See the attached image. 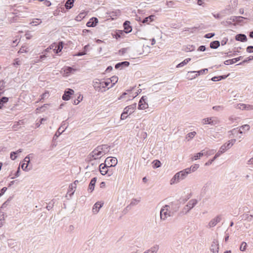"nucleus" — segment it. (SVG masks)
Here are the masks:
<instances>
[{"instance_id": "nucleus-1", "label": "nucleus", "mask_w": 253, "mask_h": 253, "mask_svg": "<svg viewBox=\"0 0 253 253\" xmlns=\"http://www.w3.org/2000/svg\"><path fill=\"white\" fill-rule=\"evenodd\" d=\"M191 172V168H186L175 174L170 181V184H173L179 182L185 179L187 175Z\"/></svg>"}, {"instance_id": "nucleus-2", "label": "nucleus", "mask_w": 253, "mask_h": 253, "mask_svg": "<svg viewBox=\"0 0 253 253\" xmlns=\"http://www.w3.org/2000/svg\"><path fill=\"white\" fill-rule=\"evenodd\" d=\"M136 107V103H134L130 105L127 106L126 107H125L121 116V120H125L127 117L128 114L130 115L134 112Z\"/></svg>"}, {"instance_id": "nucleus-3", "label": "nucleus", "mask_w": 253, "mask_h": 253, "mask_svg": "<svg viewBox=\"0 0 253 253\" xmlns=\"http://www.w3.org/2000/svg\"><path fill=\"white\" fill-rule=\"evenodd\" d=\"M169 205H165L163 207L160 211L161 220H165L168 216L172 215L171 212L169 210Z\"/></svg>"}, {"instance_id": "nucleus-4", "label": "nucleus", "mask_w": 253, "mask_h": 253, "mask_svg": "<svg viewBox=\"0 0 253 253\" xmlns=\"http://www.w3.org/2000/svg\"><path fill=\"white\" fill-rule=\"evenodd\" d=\"M147 100V97L146 96H142L138 103V109L144 110L148 107V105L146 102Z\"/></svg>"}, {"instance_id": "nucleus-5", "label": "nucleus", "mask_w": 253, "mask_h": 253, "mask_svg": "<svg viewBox=\"0 0 253 253\" xmlns=\"http://www.w3.org/2000/svg\"><path fill=\"white\" fill-rule=\"evenodd\" d=\"M105 163L107 164L110 168H112L117 165L118 160L116 158L109 157L106 159Z\"/></svg>"}, {"instance_id": "nucleus-6", "label": "nucleus", "mask_w": 253, "mask_h": 253, "mask_svg": "<svg viewBox=\"0 0 253 253\" xmlns=\"http://www.w3.org/2000/svg\"><path fill=\"white\" fill-rule=\"evenodd\" d=\"M102 154L101 152L97 151L96 149L95 148L93 151H92L88 155V159L90 162H91L93 160H96L99 159L97 157L98 156ZM100 157H99L100 158Z\"/></svg>"}, {"instance_id": "nucleus-7", "label": "nucleus", "mask_w": 253, "mask_h": 253, "mask_svg": "<svg viewBox=\"0 0 253 253\" xmlns=\"http://www.w3.org/2000/svg\"><path fill=\"white\" fill-rule=\"evenodd\" d=\"M74 93V91L73 89L67 88L65 90L64 94L62 95V99L65 101L69 100L71 98V95H73Z\"/></svg>"}, {"instance_id": "nucleus-8", "label": "nucleus", "mask_w": 253, "mask_h": 253, "mask_svg": "<svg viewBox=\"0 0 253 253\" xmlns=\"http://www.w3.org/2000/svg\"><path fill=\"white\" fill-rule=\"evenodd\" d=\"M221 215H218L215 218L211 219L209 223L208 226L209 228L214 227L221 220Z\"/></svg>"}, {"instance_id": "nucleus-9", "label": "nucleus", "mask_w": 253, "mask_h": 253, "mask_svg": "<svg viewBox=\"0 0 253 253\" xmlns=\"http://www.w3.org/2000/svg\"><path fill=\"white\" fill-rule=\"evenodd\" d=\"M54 47H55V48L53 49L54 52L56 53H58L62 50L63 48V42H59L57 44L54 45H51L50 47V48H53Z\"/></svg>"}, {"instance_id": "nucleus-10", "label": "nucleus", "mask_w": 253, "mask_h": 253, "mask_svg": "<svg viewBox=\"0 0 253 253\" xmlns=\"http://www.w3.org/2000/svg\"><path fill=\"white\" fill-rule=\"evenodd\" d=\"M218 242L217 240L214 239L211 244V251L213 253H218Z\"/></svg>"}, {"instance_id": "nucleus-11", "label": "nucleus", "mask_w": 253, "mask_h": 253, "mask_svg": "<svg viewBox=\"0 0 253 253\" xmlns=\"http://www.w3.org/2000/svg\"><path fill=\"white\" fill-rule=\"evenodd\" d=\"M208 69L207 68H205L198 71H189L188 73H197L195 76H192V77L190 79V80H192L198 77V76H200V75L205 74L206 73L208 72Z\"/></svg>"}, {"instance_id": "nucleus-12", "label": "nucleus", "mask_w": 253, "mask_h": 253, "mask_svg": "<svg viewBox=\"0 0 253 253\" xmlns=\"http://www.w3.org/2000/svg\"><path fill=\"white\" fill-rule=\"evenodd\" d=\"M108 168H110L107 165V164H101L99 166L100 172L101 174L105 175L107 173Z\"/></svg>"}, {"instance_id": "nucleus-13", "label": "nucleus", "mask_w": 253, "mask_h": 253, "mask_svg": "<svg viewBox=\"0 0 253 253\" xmlns=\"http://www.w3.org/2000/svg\"><path fill=\"white\" fill-rule=\"evenodd\" d=\"M181 204V202L180 201H176L175 202H171V204L169 205L171 206V210H172V213L174 212H176L178 211V209L180 207V205Z\"/></svg>"}, {"instance_id": "nucleus-14", "label": "nucleus", "mask_w": 253, "mask_h": 253, "mask_svg": "<svg viewBox=\"0 0 253 253\" xmlns=\"http://www.w3.org/2000/svg\"><path fill=\"white\" fill-rule=\"evenodd\" d=\"M209 155L208 152L206 149L202 150L200 152L196 153L193 157V160H197L200 159L201 157L204 156Z\"/></svg>"}, {"instance_id": "nucleus-15", "label": "nucleus", "mask_w": 253, "mask_h": 253, "mask_svg": "<svg viewBox=\"0 0 253 253\" xmlns=\"http://www.w3.org/2000/svg\"><path fill=\"white\" fill-rule=\"evenodd\" d=\"M98 22V19L96 17H92L86 23V26L88 27H94Z\"/></svg>"}, {"instance_id": "nucleus-16", "label": "nucleus", "mask_w": 253, "mask_h": 253, "mask_svg": "<svg viewBox=\"0 0 253 253\" xmlns=\"http://www.w3.org/2000/svg\"><path fill=\"white\" fill-rule=\"evenodd\" d=\"M93 86L96 90L100 91L102 88L101 82L99 79H95L93 81Z\"/></svg>"}, {"instance_id": "nucleus-17", "label": "nucleus", "mask_w": 253, "mask_h": 253, "mask_svg": "<svg viewBox=\"0 0 253 253\" xmlns=\"http://www.w3.org/2000/svg\"><path fill=\"white\" fill-rule=\"evenodd\" d=\"M198 201L196 199H191L187 204L186 207L187 208V211H189L193 208L197 204Z\"/></svg>"}, {"instance_id": "nucleus-18", "label": "nucleus", "mask_w": 253, "mask_h": 253, "mask_svg": "<svg viewBox=\"0 0 253 253\" xmlns=\"http://www.w3.org/2000/svg\"><path fill=\"white\" fill-rule=\"evenodd\" d=\"M130 23L128 21H126L124 24L123 26L124 28V31L126 33H129L131 32L132 28L130 26Z\"/></svg>"}, {"instance_id": "nucleus-19", "label": "nucleus", "mask_w": 253, "mask_h": 253, "mask_svg": "<svg viewBox=\"0 0 253 253\" xmlns=\"http://www.w3.org/2000/svg\"><path fill=\"white\" fill-rule=\"evenodd\" d=\"M129 65V62L128 61H123L119 63H117L115 68L116 69H122L123 67H128Z\"/></svg>"}, {"instance_id": "nucleus-20", "label": "nucleus", "mask_w": 253, "mask_h": 253, "mask_svg": "<svg viewBox=\"0 0 253 253\" xmlns=\"http://www.w3.org/2000/svg\"><path fill=\"white\" fill-rule=\"evenodd\" d=\"M97 180V177H95L91 179L89 185L88 190L90 191V192H92L94 189L95 183Z\"/></svg>"}, {"instance_id": "nucleus-21", "label": "nucleus", "mask_w": 253, "mask_h": 253, "mask_svg": "<svg viewBox=\"0 0 253 253\" xmlns=\"http://www.w3.org/2000/svg\"><path fill=\"white\" fill-rule=\"evenodd\" d=\"M243 56H239L237 58H235L232 59L227 60L224 61V63L225 65H228L229 64H233L239 61H240L241 59H242Z\"/></svg>"}, {"instance_id": "nucleus-22", "label": "nucleus", "mask_w": 253, "mask_h": 253, "mask_svg": "<svg viewBox=\"0 0 253 253\" xmlns=\"http://www.w3.org/2000/svg\"><path fill=\"white\" fill-rule=\"evenodd\" d=\"M235 40L237 41L245 42L247 41V36L243 34H239L235 36Z\"/></svg>"}, {"instance_id": "nucleus-23", "label": "nucleus", "mask_w": 253, "mask_h": 253, "mask_svg": "<svg viewBox=\"0 0 253 253\" xmlns=\"http://www.w3.org/2000/svg\"><path fill=\"white\" fill-rule=\"evenodd\" d=\"M103 203L100 204L99 202L96 203L92 209V212L94 214H96L98 212L100 209L102 207Z\"/></svg>"}, {"instance_id": "nucleus-24", "label": "nucleus", "mask_w": 253, "mask_h": 253, "mask_svg": "<svg viewBox=\"0 0 253 253\" xmlns=\"http://www.w3.org/2000/svg\"><path fill=\"white\" fill-rule=\"evenodd\" d=\"M109 147H110V146H108L107 145H102L98 146L96 148V149L97 151H99V152L100 151L102 153L103 152H108L109 151L108 148Z\"/></svg>"}, {"instance_id": "nucleus-25", "label": "nucleus", "mask_w": 253, "mask_h": 253, "mask_svg": "<svg viewBox=\"0 0 253 253\" xmlns=\"http://www.w3.org/2000/svg\"><path fill=\"white\" fill-rule=\"evenodd\" d=\"M232 146L233 144L232 143L227 142L222 145L220 147V149H221V151H222L224 153L226 150L230 149Z\"/></svg>"}, {"instance_id": "nucleus-26", "label": "nucleus", "mask_w": 253, "mask_h": 253, "mask_svg": "<svg viewBox=\"0 0 253 253\" xmlns=\"http://www.w3.org/2000/svg\"><path fill=\"white\" fill-rule=\"evenodd\" d=\"M245 19V17L242 16H231L230 19L232 21H236V23H240L243 22V19Z\"/></svg>"}, {"instance_id": "nucleus-27", "label": "nucleus", "mask_w": 253, "mask_h": 253, "mask_svg": "<svg viewBox=\"0 0 253 253\" xmlns=\"http://www.w3.org/2000/svg\"><path fill=\"white\" fill-rule=\"evenodd\" d=\"M155 17V15H151L147 17L144 18L142 22L143 23L149 24L150 22L154 21V18Z\"/></svg>"}, {"instance_id": "nucleus-28", "label": "nucleus", "mask_w": 253, "mask_h": 253, "mask_svg": "<svg viewBox=\"0 0 253 253\" xmlns=\"http://www.w3.org/2000/svg\"><path fill=\"white\" fill-rule=\"evenodd\" d=\"M8 100L9 98L5 96H3L0 99V109H2L4 105L8 101Z\"/></svg>"}, {"instance_id": "nucleus-29", "label": "nucleus", "mask_w": 253, "mask_h": 253, "mask_svg": "<svg viewBox=\"0 0 253 253\" xmlns=\"http://www.w3.org/2000/svg\"><path fill=\"white\" fill-rule=\"evenodd\" d=\"M210 46L212 49H217L220 46V42L218 41H214L210 43Z\"/></svg>"}, {"instance_id": "nucleus-30", "label": "nucleus", "mask_w": 253, "mask_h": 253, "mask_svg": "<svg viewBox=\"0 0 253 253\" xmlns=\"http://www.w3.org/2000/svg\"><path fill=\"white\" fill-rule=\"evenodd\" d=\"M75 0H67L65 3V6L67 9H70L74 5Z\"/></svg>"}, {"instance_id": "nucleus-31", "label": "nucleus", "mask_w": 253, "mask_h": 253, "mask_svg": "<svg viewBox=\"0 0 253 253\" xmlns=\"http://www.w3.org/2000/svg\"><path fill=\"white\" fill-rule=\"evenodd\" d=\"M250 126L248 125H244L241 126L238 130V132L242 134L243 133V131L248 130L250 129Z\"/></svg>"}, {"instance_id": "nucleus-32", "label": "nucleus", "mask_w": 253, "mask_h": 253, "mask_svg": "<svg viewBox=\"0 0 253 253\" xmlns=\"http://www.w3.org/2000/svg\"><path fill=\"white\" fill-rule=\"evenodd\" d=\"M108 80L110 82V83H113L111 85V87H112L118 82V77L115 76L112 77L110 79H108ZM110 88V87H108V89H109Z\"/></svg>"}, {"instance_id": "nucleus-33", "label": "nucleus", "mask_w": 253, "mask_h": 253, "mask_svg": "<svg viewBox=\"0 0 253 253\" xmlns=\"http://www.w3.org/2000/svg\"><path fill=\"white\" fill-rule=\"evenodd\" d=\"M190 60H191V58H186L184 60H183L182 62H180L178 64H177L176 66V67L180 68V67H183L184 65H186Z\"/></svg>"}, {"instance_id": "nucleus-34", "label": "nucleus", "mask_w": 253, "mask_h": 253, "mask_svg": "<svg viewBox=\"0 0 253 253\" xmlns=\"http://www.w3.org/2000/svg\"><path fill=\"white\" fill-rule=\"evenodd\" d=\"M76 186H74L73 184H71L69 186L68 193L69 194L70 196H71L74 193V192L75 191L74 189H76Z\"/></svg>"}, {"instance_id": "nucleus-35", "label": "nucleus", "mask_w": 253, "mask_h": 253, "mask_svg": "<svg viewBox=\"0 0 253 253\" xmlns=\"http://www.w3.org/2000/svg\"><path fill=\"white\" fill-rule=\"evenodd\" d=\"M161 166V162L158 160H155L153 162V167L154 169H157Z\"/></svg>"}, {"instance_id": "nucleus-36", "label": "nucleus", "mask_w": 253, "mask_h": 253, "mask_svg": "<svg viewBox=\"0 0 253 253\" xmlns=\"http://www.w3.org/2000/svg\"><path fill=\"white\" fill-rule=\"evenodd\" d=\"M253 60V56H250L249 57H247L245 59H244L242 62L239 63V64H237L236 65H243L245 63H247L250 61H252Z\"/></svg>"}, {"instance_id": "nucleus-37", "label": "nucleus", "mask_w": 253, "mask_h": 253, "mask_svg": "<svg viewBox=\"0 0 253 253\" xmlns=\"http://www.w3.org/2000/svg\"><path fill=\"white\" fill-rule=\"evenodd\" d=\"M140 202V200L136 199H133L130 204L127 207V208H128L129 206H134L136 205L139 202Z\"/></svg>"}, {"instance_id": "nucleus-38", "label": "nucleus", "mask_w": 253, "mask_h": 253, "mask_svg": "<svg viewBox=\"0 0 253 253\" xmlns=\"http://www.w3.org/2000/svg\"><path fill=\"white\" fill-rule=\"evenodd\" d=\"M21 168L23 170L26 171H28L31 169V168H28L27 164H26L25 163L22 164Z\"/></svg>"}, {"instance_id": "nucleus-39", "label": "nucleus", "mask_w": 253, "mask_h": 253, "mask_svg": "<svg viewBox=\"0 0 253 253\" xmlns=\"http://www.w3.org/2000/svg\"><path fill=\"white\" fill-rule=\"evenodd\" d=\"M244 218L245 220H248V221H251L253 219V215L246 214L245 215H244Z\"/></svg>"}, {"instance_id": "nucleus-40", "label": "nucleus", "mask_w": 253, "mask_h": 253, "mask_svg": "<svg viewBox=\"0 0 253 253\" xmlns=\"http://www.w3.org/2000/svg\"><path fill=\"white\" fill-rule=\"evenodd\" d=\"M124 35V32L122 31H118V32H116L115 34V38L117 39L120 38L122 36Z\"/></svg>"}, {"instance_id": "nucleus-41", "label": "nucleus", "mask_w": 253, "mask_h": 253, "mask_svg": "<svg viewBox=\"0 0 253 253\" xmlns=\"http://www.w3.org/2000/svg\"><path fill=\"white\" fill-rule=\"evenodd\" d=\"M75 69H73L71 67H67L65 70V72L66 74H70L73 73V71H75Z\"/></svg>"}, {"instance_id": "nucleus-42", "label": "nucleus", "mask_w": 253, "mask_h": 253, "mask_svg": "<svg viewBox=\"0 0 253 253\" xmlns=\"http://www.w3.org/2000/svg\"><path fill=\"white\" fill-rule=\"evenodd\" d=\"M219 121L216 118L211 117V125L214 126L218 123Z\"/></svg>"}, {"instance_id": "nucleus-43", "label": "nucleus", "mask_w": 253, "mask_h": 253, "mask_svg": "<svg viewBox=\"0 0 253 253\" xmlns=\"http://www.w3.org/2000/svg\"><path fill=\"white\" fill-rule=\"evenodd\" d=\"M110 84V82L108 79L106 81L101 82L102 88H105L108 86Z\"/></svg>"}, {"instance_id": "nucleus-44", "label": "nucleus", "mask_w": 253, "mask_h": 253, "mask_svg": "<svg viewBox=\"0 0 253 253\" xmlns=\"http://www.w3.org/2000/svg\"><path fill=\"white\" fill-rule=\"evenodd\" d=\"M212 109L216 111H220L224 109V107L223 106H214L212 107Z\"/></svg>"}, {"instance_id": "nucleus-45", "label": "nucleus", "mask_w": 253, "mask_h": 253, "mask_svg": "<svg viewBox=\"0 0 253 253\" xmlns=\"http://www.w3.org/2000/svg\"><path fill=\"white\" fill-rule=\"evenodd\" d=\"M247 243L245 242H243L240 247V250L241 251H245L246 249Z\"/></svg>"}, {"instance_id": "nucleus-46", "label": "nucleus", "mask_w": 253, "mask_h": 253, "mask_svg": "<svg viewBox=\"0 0 253 253\" xmlns=\"http://www.w3.org/2000/svg\"><path fill=\"white\" fill-rule=\"evenodd\" d=\"M159 250V246L158 245H155L153 247H152V248H151V249L147 250L149 253L150 252V251H154L155 252H157V251H158Z\"/></svg>"}, {"instance_id": "nucleus-47", "label": "nucleus", "mask_w": 253, "mask_h": 253, "mask_svg": "<svg viewBox=\"0 0 253 253\" xmlns=\"http://www.w3.org/2000/svg\"><path fill=\"white\" fill-rule=\"evenodd\" d=\"M10 157L12 160H15L17 157L16 152H11L10 154Z\"/></svg>"}, {"instance_id": "nucleus-48", "label": "nucleus", "mask_w": 253, "mask_h": 253, "mask_svg": "<svg viewBox=\"0 0 253 253\" xmlns=\"http://www.w3.org/2000/svg\"><path fill=\"white\" fill-rule=\"evenodd\" d=\"M128 48H123L119 50V53L120 55H124L127 51Z\"/></svg>"}, {"instance_id": "nucleus-49", "label": "nucleus", "mask_w": 253, "mask_h": 253, "mask_svg": "<svg viewBox=\"0 0 253 253\" xmlns=\"http://www.w3.org/2000/svg\"><path fill=\"white\" fill-rule=\"evenodd\" d=\"M203 121L204 124L211 125V118H205Z\"/></svg>"}, {"instance_id": "nucleus-50", "label": "nucleus", "mask_w": 253, "mask_h": 253, "mask_svg": "<svg viewBox=\"0 0 253 253\" xmlns=\"http://www.w3.org/2000/svg\"><path fill=\"white\" fill-rule=\"evenodd\" d=\"M65 125H62L58 129V132H59V134H60L61 133H62L65 129H66L67 128V126H65L64 127V126Z\"/></svg>"}, {"instance_id": "nucleus-51", "label": "nucleus", "mask_w": 253, "mask_h": 253, "mask_svg": "<svg viewBox=\"0 0 253 253\" xmlns=\"http://www.w3.org/2000/svg\"><path fill=\"white\" fill-rule=\"evenodd\" d=\"M199 167V165L198 164H195L194 166H191L189 168H191V172H194Z\"/></svg>"}, {"instance_id": "nucleus-52", "label": "nucleus", "mask_w": 253, "mask_h": 253, "mask_svg": "<svg viewBox=\"0 0 253 253\" xmlns=\"http://www.w3.org/2000/svg\"><path fill=\"white\" fill-rule=\"evenodd\" d=\"M20 167H19L17 169V171L14 173V176L12 177L11 179H14L15 177H18L20 175Z\"/></svg>"}, {"instance_id": "nucleus-53", "label": "nucleus", "mask_w": 253, "mask_h": 253, "mask_svg": "<svg viewBox=\"0 0 253 253\" xmlns=\"http://www.w3.org/2000/svg\"><path fill=\"white\" fill-rule=\"evenodd\" d=\"M30 155L31 154L27 156L24 159V163L27 164L28 167H29V164L30 163Z\"/></svg>"}, {"instance_id": "nucleus-54", "label": "nucleus", "mask_w": 253, "mask_h": 253, "mask_svg": "<svg viewBox=\"0 0 253 253\" xmlns=\"http://www.w3.org/2000/svg\"><path fill=\"white\" fill-rule=\"evenodd\" d=\"M215 35V34L214 33H211L206 34L204 36V37L207 39H210L212 37H213Z\"/></svg>"}, {"instance_id": "nucleus-55", "label": "nucleus", "mask_w": 253, "mask_h": 253, "mask_svg": "<svg viewBox=\"0 0 253 253\" xmlns=\"http://www.w3.org/2000/svg\"><path fill=\"white\" fill-rule=\"evenodd\" d=\"M196 134L195 131H192L187 134V136L190 138H192Z\"/></svg>"}, {"instance_id": "nucleus-56", "label": "nucleus", "mask_w": 253, "mask_h": 253, "mask_svg": "<svg viewBox=\"0 0 253 253\" xmlns=\"http://www.w3.org/2000/svg\"><path fill=\"white\" fill-rule=\"evenodd\" d=\"M187 49L186 51H193L195 49V46L192 45H189L187 46Z\"/></svg>"}, {"instance_id": "nucleus-57", "label": "nucleus", "mask_w": 253, "mask_h": 253, "mask_svg": "<svg viewBox=\"0 0 253 253\" xmlns=\"http://www.w3.org/2000/svg\"><path fill=\"white\" fill-rule=\"evenodd\" d=\"M247 51L249 53H252L253 52V46L252 45H250V46H248L247 47Z\"/></svg>"}, {"instance_id": "nucleus-58", "label": "nucleus", "mask_w": 253, "mask_h": 253, "mask_svg": "<svg viewBox=\"0 0 253 253\" xmlns=\"http://www.w3.org/2000/svg\"><path fill=\"white\" fill-rule=\"evenodd\" d=\"M224 153L222 151H221V149L219 148V151H218V152L215 155V156H214V159H216L217 158H218V157H219L222 154Z\"/></svg>"}, {"instance_id": "nucleus-59", "label": "nucleus", "mask_w": 253, "mask_h": 253, "mask_svg": "<svg viewBox=\"0 0 253 253\" xmlns=\"http://www.w3.org/2000/svg\"><path fill=\"white\" fill-rule=\"evenodd\" d=\"M234 21H232V20H231L230 19V18L229 19H228V20H227L226 22H222L221 23L222 24H223L224 25H231L232 24V22H233Z\"/></svg>"}, {"instance_id": "nucleus-60", "label": "nucleus", "mask_w": 253, "mask_h": 253, "mask_svg": "<svg viewBox=\"0 0 253 253\" xmlns=\"http://www.w3.org/2000/svg\"><path fill=\"white\" fill-rule=\"evenodd\" d=\"M10 200V198H9L7 201H6L1 206V209H3L6 207V206L8 205V203L9 202Z\"/></svg>"}, {"instance_id": "nucleus-61", "label": "nucleus", "mask_w": 253, "mask_h": 253, "mask_svg": "<svg viewBox=\"0 0 253 253\" xmlns=\"http://www.w3.org/2000/svg\"><path fill=\"white\" fill-rule=\"evenodd\" d=\"M43 2L46 6H50L51 5V2L47 0H43Z\"/></svg>"}, {"instance_id": "nucleus-62", "label": "nucleus", "mask_w": 253, "mask_h": 253, "mask_svg": "<svg viewBox=\"0 0 253 253\" xmlns=\"http://www.w3.org/2000/svg\"><path fill=\"white\" fill-rule=\"evenodd\" d=\"M206 50V47L205 45H201L198 47V50L200 51H205Z\"/></svg>"}, {"instance_id": "nucleus-63", "label": "nucleus", "mask_w": 253, "mask_h": 253, "mask_svg": "<svg viewBox=\"0 0 253 253\" xmlns=\"http://www.w3.org/2000/svg\"><path fill=\"white\" fill-rule=\"evenodd\" d=\"M41 22H42V21H41V19H36V21H33L32 22V23H33L34 25H37L39 24L40 23H41Z\"/></svg>"}, {"instance_id": "nucleus-64", "label": "nucleus", "mask_w": 253, "mask_h": 253, "mask_svg": "<svg viewBox=\"0 0 253 253\" xmlns=\"http://www.w3.org/2000/svg\"><path fill=\"white\" fill-rule=\"evenodd\" d=\"M228 41V39L227 38H224L221 41V45H224L227 43V42Z\"/></svg>"}]
</instances>
